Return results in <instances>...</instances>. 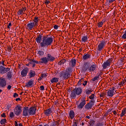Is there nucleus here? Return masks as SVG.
I'll use <instances>...</instances> for the list:
<instances>
[{"instance_id": "nucleus-1", "label": "nucleus", "mask_w": 126, "mask_h": 126, "mask_svg": "<svg viewBox=\"0 0 126 126\" xmlns=\"http://www.w3.org/2000/svg\"><path fill=\"white\" fill-rule=\"evenodd\" d=\"M53 43V37L44 36L42 38V40L40 43V47L43 48V47H48V46H51Z\"/></svg>"}, {"instance_id": "nucleus-2", "label": "nucleus", "mask_w": 126, "mask_h": 126, "mask_svg": "<svg viewBox=\"0 0 126 126\" xmlns=\"http://www.w3.org/2000/svg\"><path fill=\"white\" fill-rule=\"evenodd\" d=\"M82 93L81 88H76L71 92L70 97L73 99L76 97V95H80Z\"/></svg>"}, {"instance_id": "nucleus-3", "label": "nucleus", "mask_w": 126, "mask_h": 126, "mask_svg": "<svg viewBox=\"0 0 126 126\" xmlns=\"http://www.w3.org/2000/svg\"><path fill=\"white\" fill-rule=\"evenodd\" d=\"M60 77L62 79H67L70 77V72L67 71H61L60 73Z\"/></svg>"}, {"instance_id": "nucleus-4", "label": "nucleus", "mask_w": 126, "mask_h": 126, "mask_svg": "<svg viewBox=\"0 0 126 126\" xmlns=\"http://www.w3.org/2000/svg\"><path fill=\"white\" fill-rule=\"evenodd\" d=\"M95 103V100H91L90 101L89 103H88L86 105H85V110H88L92 109V107L94 105Z\"/></svg>"}, {"instance_id": "nucleus-5", "label": "nucleus", "mask_w": 126, "mask_h": 126, "mask_svg": "<svg viewBox=\"0 0 126 126\" xmlns=\"http://www.w3.org/2000/svg\"><path fill=\"white\" fill-rule=\"evenodd\" d=\"M116 92H117V91H116L115 88H111L107 92V96L108 97H113L116 94Z\"/></svg>"}, {"instance_id": "nucleus-6", "label": "nucleus", "mask_w": 126, "mask_h": 126, "mask_svg": "<svg viewBox=\"0 0 126 126\" xmlns=\"http://www.w3.org/2000/svg\"><path fill=\"white\" fill-rule=\"evenodd\" d=\"M105 46H106V42L105 41H101L97 46V51L101 52L104 49Z\"/></svg>"}, {"instance_id": "nucleus-7", "label": "nucleus", "mask_w": 126, "mask_h": 126, "mask_svg": "<svg viewBox=\"0 0 126 126\" xmlns=\"http://www.w3.org/2000/svg\"><path fill=\"white\" fill-rule=\"evenodd\" d=\"M22 112V109L20 105H17L14 109V113L16 116H19Z\"/></svg>"}, {"instance_id": "nucleus-8", "label": "nucleus", "mask_w": 126, "mask_h": 126, "mask_svg": "<svg viewBox=\"0 0 126 126\" xmlns=\"http://www.w3.org/2000/svg\"><path fill=\"white\" fill-rule=\"evenodd\" d=\"M10 70V68L9 67L5 68L3 66H0V74H4V73H6V72L9 71Z\"/></svg>"}, {"instance_id": "nucleus-9", "label": "nucleus", "mask_w": 126, "mask_h": 126, "mask_svg": "<svg viewBox=\"0 0 126 126\" xmlns=\"http://www.w3.org/2000/svg\"><path fill=\"white\" fill-rule=\"evenodd\" d=\"M6 86V80H5V78H0V87H2L4 88Z\"/></svg>"}, {"instance_id": "nucleus-10", "label": "nucleus", "mask_w": 126, "mask_h": 126, "mask_svg": "<svg viewBox=\"0 0 126 126\" xmlns=\"http://www.w3.org/2000/svg\"><path fill=\"white\" fill-rule=\"evenodd\" d=\"M36 107H30L29 109V114L30 115H35L36 114Z\"/></svg>"}, {"instance_id": "nucleus-11", "label": "nucleus", "mask_w": 126, "mask_h": 126, "mask_svg": "<svg viewBox=\"0 0 126 126\" xmlns=\"http://www.w3.org/2000/svg\"><path fill=\"white\" fill-rule=\"evenodd\" d=\"M28 71H29V69L28 68L26 67L24 68L21 71V74L22 77H25L26 75H27V73H28Z\"/></svg>"}, {"instance_id": "nucleus-12", "label": "nucleus", "mask_w": 126, "mask_h": 126, "mask_svg": "<svg viewBox=\"0 0 126 126\" xmlns=\"http://www.w3.org/2000/svg\"><path fill=\"white\" fill-rule=\"evenodd\" d=\"M90 66V63H86L84 64V66L82 68L83 71H87V70L89 71V67Z\"/></svg>"}, {"instance_id": "nucleus-13", "label": "nucleus", "mask_w": 126, "mask_h": 126, "mask_svg": "<svg viewBox=\"0 0 126 126\" xmlns=\"http://www.w3.org/2000/svg\"><path fill=\"white\" fill-rule=\"evenodd\" d=\"M86 104V101L85 100H82L79 105H77V108L79 110H81L84 107V105Z\"/></svg>"}, {"instance_id": "nucleus-14", "label": "nucleus", "mask_w": 126, "mask_h": 126, "mask_svg": "<svg viewBox=\"0 0 126 126\" xmlns=\"http://www.w3.org/2000/svg\"><path fill=\"white\" fill-rule=\"evenodd\" d=\"M110 65H111V61L110 60H108L103 63L102 64V67L103 69H106L107 66H110Z\"/></svg>"}, {"instance_id": "nucleus-15", "label": "nucleus", "mask_w": 126, "mask_h": 126, "mask_svg": "<svg viewBox=\"0 0 126 126\" xmlns=\"http://www.w3.org/2000/svg\"><path fill=\"white\" fill-rule=\"evenodd\" d=\"M34 26H36L34 22H31L27 24V27L29 30H32L33 29V27Z\"/></svg>"}, {"instance_id": "nucleus-16", "label": "nucleus", "mask_w": 126, "mask_h": 126, "mask_svg": "<svg viewBox=\"0 0 126 126\" xmlns=\"http://www.w3.org/2000/svg\"><path fill=\"white\" fill-rule=\"evenodd\" d=\"M48 62L49 61H48V59L47 58V57H43L41 58V59H40L39 63L47 64L48 63Z\"/></svg>"}, {"instance_id": "nucleus-17", "label": "nucleus", "mask_w": 126, "mask_h": 126, "mask_svg": "<svg viewBox=\"0 0 126 126\" xmlns=\"http://www.w3.org/2000/svg\"><path fill=\"white\" fill-rule=\"evenodd\" d=\"M28 113H29L28 107H26L24 108L23 111V116H24V117H26L28 116Z\"/></svg>"}, {"instance_id": "nucleus-18", "label": "nucleus", "mask_w": 126, "mask_h": 126, "mask_svg": "<svg viewBox=\"0 0 126 126\" xmlns=\"http://www.w3.org/2000/svg\"><path fill=\"white\" fill-rule=\"evenodd\" d=\"M46 58L48 62H54V61H55V57L52 56L50 54H47Z\"/></svg>"}, {"instance_id": "nucleus-19", "label": "nucleus", "mask_w": 126, "mask_h": 126, "mask_svg": "<svg viewBox=\"0 0 126 126\" xmlns=\"http://www.w3.org/2000/svg\"><path fill=\"white\" fill-rule=\"evenodd\" d=\"M96 69V64H93L91 66H90L89 68V71L90 72H91V71H94Z\"/></svg>"}, {"instance_id": "nucleus-20", "label": "nucleus", "mask_w": 126, "mask_h": 126, "mask_svg": "<svg viewBox=\"0 0 126 126\" xmlns=\"http://www.w3.org/2000/svg\"><path fill=\"white\" fill-rule=\"evenodd\" d=\"M35 40L37 42V43H42V34H39L36 38Z\"/></svg>"}, {"instance_id": "nucleus-21", "label": "nucleus", "mask_w": 126, "mask_h": 126, "mask_svg": "<svg viewBox=\"0 0 126 126\" xmlns=\"http://www.w3.org/2000/svg\"><path fill=\"white\" fill-rule=\"evenodd\" d=\"M44 113L46 116H49V115L53 113V111H52V110L50 108H49L47 110L44 111Z\"/></svg>"}, {"instance_id": "nucleus-22", "label": "nucleus", "mask_w": 126, "mask_h": 126, "mask_svg": "<svg viewBox=\"0 0 126 126\" xmlns=\"http://www.w3.org/2000/svg\"><path fill=\"white\" fill-rule=\"evenodd\" d=\"M29 75H30V78H32V77H34V76L36 75V72H35V71L31 70L29 73Z\"/></svg>"}, {"instance_id": "nucleus-23", "label": "nucleus", "mask_w": 126, "mask_h": 126, "mask_svg": "<svg viewBox=\"0 0 126 126\" xmlns=\"http://www.w3.org/2000/svg\"><path fill=\"white\" fill-rule=\"evenodd\" d=\"M34 81L33 80H30L28 83L26 84V87H30V86H32L33 85V83Z\"/></svg>"}, {"instance_id": "nucleus-24", "label": "nucleus", "mask_w": 126, "mask_h": 126, "mask_svg": "<svg viewBox=\"0 0 126 126\" xmlns=\"http://www.w3.org/2000/svg\"><path fill=\"white\" fill-rule=\"evenodd\" d=\"M91 55L89 54H86L83 55V59L84 60H88V59H90Z\"/></svg>"}, {"instance_id": "nucleus-25", "label": "nucleus", "mask_w": 126, "mask_h": 126, "mask_svg": "<svg viewBox=\"0 0 126 126\" xmlns=\"http://www.w3.org/2000/svg\"><path fill=\"white\" fill-rule=\"evenodd\" d=\"M7 77L9 80L12 78V72L9 71L7 73Z\"/></svg>"}, {"instance_id": "nucleus-26", "label": "nucleus", "mask_w": 126, "mask_h": 126, "mask_svg": "<svg viewBox=\"0 0 126 126\" xmlns=\"http://www.w3.org/2000/svg\"><path fill=\"white\" fill-rule=\"evenodd\" d=\"M37 55L39 57H43L44 55V51L42 50L37 51Z\"/></svg>"}, {"instance_id": "nucleus-27", "label": "nucleus", "mask_w": 126, "mask_h": 126, "mask_svg": "<svg viewBox=\"0 0 126 126\" xmlns=\"http://www.w3.org/2000/svg\"><path fill=\"white\" fill-rule=\"evenodd\" d=\"M59 82V78L54 77L51 80V83H54L55 82Z\"/></svg>"}, {"instance_id": "nucleus-28", "label": "nucleus", "mask_w": 126, "mask_h": 126, "mask_svg": "<svg viewBox=\"0 0 126 126\" xmlns=\"http://www.w3.org/2000/svg\"><path fill=\"white\" fill-rule=\"evenodd\" d=\"M126 114V108L123 109V110L122 111V113L120 114V117H124V116H125Z\"/></svg>"}, {"instance_id": "nucleus-29", "label": "nucleus", "mask_w": 126, "mask_h": 126, "mask_svg": "<svg viewBox=\"0 0 126 126\" xmlns=\"http://www.w3.org/2000/svg\"><path fill=\"white\" fill-rule=\"evenodd\" d=\"M69 117L70 119H73L74 118V112L73 111L71 110L69 112Z\"/></svg>"}, {"instance_id": "nucleus-30", "label": "nucleus", "mask_w": 126, "mask_h": 126, "mask_svg": "<svg viewBox=\"0 0 126 126\" xmlns=\"http://www.w3.org/2000/svg\"><path fill=\"white\" fill-rule=\"evenodd\" d=\"M93 92V90H92V89L91 88H89L86 90V94H88V95L91 94V93Z\"/></svg>"}, {"instance_id": "nucleus-31", "label": "nucleus", "mask_w": 126, "mask_h": 126, "mask_svg": "<svg viewBox=\"0 0 126 126\" xmlns=\"http://www.w3.org/2000/svg\"><path fill=\"white\" fill-rule=\"evenodd\" d=\"M29 63H30L31 64H33V63H36V64H38V63H39V62L34 60L31 59Z\"/></svg>"}, {"instance_id": "nucleus-32", "label": "nucleus", "mask_w": 126, "mask_h": 126, "mask_svg": "<svg viewBox=\"0 0 126 126\" xmlns=\"http://www.w3.org/2000/svg\"><path fill=\"white\" fill-rule=\"evenodd\" d=\"M83 82H84V79H83V78L81 79L79 81V82H78V83H77L78 86H80V85H81V84H83L82 83H83Z\"/></svg>"}, {"instance_id": "nucleus-33", "label": "nucleus", "mask_w": 126, "mask_h": 126, "mask_svg": "<svg viewBox=\"0 0 126 126\" xmlns=\"http://www.w3.org/2000/svg\"><path fill=\"white\" fill-rule=\"evenodd\" d=\"M59 126V122H53L50 125V126Z\"/></svg>"}, {"instance_id": "nucleus-34", "label": "nucleus", "mask_w": 126, "mask_h": 126, "mask_svg": "<svg viewBox=\"0 0 126 126\" xmlns=\"http://www.w3.org/2000/svg\"><path fill=\"white\" fill-rule=\"evenodd\" d=\"M71 63H72V66H75V64H76V60L73 59L71 61Z\"/></svg>"}, {"instance_id": "nucleus-35", "label": "nucleus", "mask_w": 126, "mask_h": 126, "mask_svg": "<svg viewBox=\"0 0 126 126\" xmlns=\"http://www.w3.org/2000/svg\"><path fill=\"white\" fill-rule=\"evenodd\" d=\"M106 95H107V93L102 92L99 94V96L101 98H104V97H105V96H106Z\"/></svg>"}, {"instance_id": "nucleus-36", "label": "nucleus", "mask_w": 126, "mask_h": 126, "mask_svg": "<svg viewBox=\"0 0 126 126\" xmlns=\"http://www.w3.org/2000/svg\"><path fill=\"white\" fill-rule=\"evenodd\" d=\"M6 123V119H2L0 121L1 125H4Z\"/></svg>"}, {"instance_id": "nucleus-37", "label": "nucleus", "mask_w": 126, "mask_h": 126, "mask_svg": "<svg viewBox=\"0 0 126 126\" xmlns=\"http://www.w3.org/2000/svg\"><path fill=\"white\" fill-rule=\"evenodd\" d=\"M35 26H37V23H38V22L39 21V19H38V17H34V19L33 20Z\"/></svg>"}, {"instance_id": "nucleus-38", "label": "nucleus", "mask_w": 126, "mask_h": 126, "mask_svg": "<svg viewBox=\"0 0 126 126\" xmlns=\"http://www.w3.org/2000/svg\"><path fill=\"white\" fill-rule=\"evenodd\" d=\"M87 41V37L86 36H83L82 37V42H84L85 43V42Z\"/></svg>"}, {"instance_id": "nucleus-39", "label": "nucleus", "mask_w": 126, "mask_h": 126, "mask_svg": "<svg viewBox=\"0 0 126 126\" xmlns=\"http://www.w3.org/2000/svg\"><path fill=\"white\" fill-rule=\"evenodd\" d=\"M65 63V60L63 59L61 60L60 62L58 63V64L61 65V64H63V63Z\"/></svg>"}, {"instance_id": "nucleus-40", "label": "nucleus", "mask_w": 126, "mask_h": 126, "mask_svg": "<svg viewBox=\"0 0 126 126\" xmlns=\"http://www.w3.org/2000/svg\"><path fill=\"white\" fill-rule=\"evenodd\" d=\"M104 22H105V21L102 20L101 22H99L98 24V27H102L103 24H104Z\"/></svg>"}, {"instance_id": "nucleus-41", "label": "nucleus", "mask_w": 126, "mask_h": 126, "mask_svg": "<svg viewBox=\"0 0 126 126\" xmlns=\"http://www.w3.org/2000/svg\"><path fill=\"white\" fill-rule=\"evenodd\" d=\"M95 98V94H92L91 95L89 96V99H91V100H93Z\"/></svg>"}, {"instance_id": "nucleus-42", "label": "nucleus", "mask_w": 126, "mask_h": 126, "mask_svg": "<svg viewBox=\"0 0 126 126\" xmlns=\"http://www.w3.org/2000/svg\"><path fill=\"white\" fill-rule=\"evenodd\" d=\"M99 79V76H95L93 79H92V81H96Z\"/></svg>"}, {"instance_id": "nucleus-43", "label": "nucleus", "mask_w": 126, "mask_h": 126, "mask_svg": "<svg viewBox=\"0 0 126 126\" xmlns=\"http://www.w3.org/2000/svg\"><path fill=\"white\" fill-rule=\"evenodd\" d=\"M23 13V10H22V9H21L19 10V11L18 12V14L19 15H20L21 14Z\"/></svg>"}, {"instance_id": "nucleus-44", "label": "nucleus", "mask_w": 126, "mask_h": 126, "mask_svg": "<svg viewBox=\"0 0 126 126\" xmlns=\"http://www.w3.org/2000/svg\"><path fill=\"white\" fill-rule=\"evenodd\" d=\"M47 75L46 74V73H43L41 74V78H45V77H47Z\"/></svg>"}, {"instance_id": "nucleus-45", "label": "nucleus", "mask_w": 126, "mask_h": 126, "mask_svg": "<svg viewBox=\"0 0 126 126\" xmlns=\"http://www.w3.org/2000/svg\"><path fill=\"white\" fill-rule=\"evenodd\" d=\"M9 116H10V118H13V117H14V113H13V112H11L9 114Z\"/></svg>"}, {"instance_id": "nucleus-46", "label": "nucleus", "mask_w": 126, "mask_h": 126, "mask_svg": "<svg viewBox=\"0 0 126 126\" xmlns=\"http://www.w3.org/2000/svg\"><path fill=\"white\" fill-rule=\"evenodd\" d=\"M88 82H87V81H84V82H83V86H86V85H87Z\"/></svg>"}, {"instance_id": "nucleus-47", "label": "nucleus", "mask_w": 126, "mask_h": 126, "mask_svg": "<svg viewBox=\"0 0 126 126\" xmlns=\"http://www.w3.org/2000/svg\"><path fill=\"white\" fill-rule=\"evenodd\" d=\"M126 83V81L125 80H123L122 82L119 83V85H124Z\"/></svg>"}, {"instance_id": "nucleus-48", "label": "nucleus", "mask_w": 126, "mask_h": 126, "mask_svg": "<svg viewBox=\"0 0 126 126\" xmlns=\"http://www.w3.org/2000/svg\"><path fill=\"white\" fill-rule=\"evenodd\" d=\"M65 71H67L68 72H70V71H71V67L68 68L67 69H66Z\"/></svg>"}, {"instance_id": "nucleus-49", "label": "nucleus", "mask_w": 126, "mask_h": 126, "mask_svg": "<svg viewBox=\"0 0 126 126\" xmlns=\"http://www.w3.org/2000/svg\"><path fill=\"white\" fill-rule=\"evenodd\" d=\"M16 97H18V94H17V93H14L13 94V97L16 98Z\"/></svg>"}, {"instance_id": "nucleus-50", "label": "nucleus", "mask_w": 126, "mask_h": 126, "mask_svg": "<svg viewBox=\"0 0 126 126\" xmlns=\"http://www.w3.org/2000/svg\"><path fill=\"white\" fill-rule=\"evenodd\" d=\"M40 90H42V91L45 90V87H44V86H40Z\"/></svg>"}, {"instance_id": "nucleus-51", "label": "nucleus", "mask_w": 126, "mask_h": 126, "mask_svg": "<svg viewBox=\"0 0 126 126\" xmlns=\"http://www.w3.org/2000/svg\"><path fill=\"white\" fill-rule=\"evenodd\" d=\"M54 29H55L56 30H58V28H59V26H58V25H56L54 26Z\"/></svg>"}, {"instance_id": "nucleus-52", "label": "nucleus", "mask_w": 126, "mask_h": 126, "mask_svg": "<svg viewBox=\"0 0 126 126\" xmlns=\"http://www.w3.org/2000/svg\"><path fill=\"white\" fill-rule=\"evenodd\" d=\"M96 126H103V124L102 123H99L96 125Z\"/></svg>"}, {"instance_id": "nucleus-53", "label": "nucleus", "mask_w": 126, "mask_h": 126, "mask_svg": "<svg viewBox=\"0 0 126 126\" xmlns=\"http://www.w3.org/2000/svg\"><path fill=\"white\" fill-rule=\"evenodd\" d=\"M49 2H50V1L48 0H46L44 2V3H45V4H49Z\"/></svg>"}, {"instance_id": "nucleus-54", "label": "nucleus", "mask_w": 126, "mask_h": 126, "mask_svg": "<svg viewBox=\"0 0 126 126\" xmlns=\"http://www.w3.org/2000/svg\"><path fill=\"white\" fill-rule=\"evenodd\" d=\"M115 0H108V2H109V3H112V2H114Z\"/></svg>"}, {"instance_id": "nucleus-55", "label": "nucleus", "mask_w": 126, "mask_h": 126, "mask_svg": "<svg viewBox=\"0 0 126 126\" xmlns=\"http://www.w3.org/2000/svg\"><path fill=\"white\" fill-rule=\"evenodd\" d=\"M1 116L2 117V118H5V113H3L1 115Z\"/></svg>"}, {"instance_id": "nucleus-56", "label": "nucleus", "mask_w": 126, "mask_h": 126, "mask_svg": "<svg viewBox=\"0 0 126 126\" xmlns=\"http://www.w3.org/2000/svg\"><path fill=\"white\" fill-rule=\"evenodd\" d=\"M7 89L8 90H10V89H11V86L8 85L7 87Z\"/></svg>"}, {"instance_id": "nucleus-57", "label": "nucleus", "mask_w": 126, "mask_h": 126, "mask_svg": "<svg viewBox=\"0 0 126 126\" xmlns=\"http://www.w3.org/2000/svg\"><path fill=\"white\" fill-rule=\"evenodd\" d=\"M15 126H18V123H17V121H15Z\"/></svg>"}, {"instance_id": "nucleus-58", "label": "nucleus", "mask_w": 126, "mask_h": 126, "mask_svg": "<svg viewBox=\"0 0 126 126\" xmlns=\"http://www.w3.org/2000/svg\"><path fill=\"white\" fill-rule=\"evenodd\" d=\"M8 52H10V51H11V47H8Z\"/></svg>"}, {"instance_id": "nucleus-59", "label": "nucleus", "mask_w": 126, "mask_h": 126, "mask_svg": "<svg viewBox=\"0 0 126 126\" xmlns=\"http://www.w3.org/2000/svg\"><path fill=\"white\" fill-rule=\"evenodd\" d=\"M22 10H23V12H24L25 11V10H26V7H24L23 8V9H22Z\"/></svg>"}, {"instance_id": "nucleus-60", "label": "nucleus", "mask_w": 126, "mask_h": 126, "mask_svg": "<svg viewBox=\"0 0 126 126\" xmlns=\"http://www.w3.org/2000/svg\"><path fill=\"white\" fill-rule=\"evenodd\" d=\"M20 98L19 97L16 99V101H20Z\"/></svg>"}, {"instance_id": "nucleus-61", "label": "nucleus", "mask_w": 126, "mask_h": 126, "mask_svg": "<svg viewBox=\"0 0 126 126\" xmlns=\"http://www.w3.org/2000/svg\"><path fill=\"white\" fill-rule=\"evenodd\" d=\"M114 115H117V112L116 111H113Z\"/></svg>"}, {"instance_id": "nucleus-62", "label": "nucleus", "mask_w": 126, "mask_h": 126, "mask_svg": "<svg viewBox=\"0 0 126 126\" xmlns=\"http://www.w3.org/2000/svg\"><path fill=\"white\" fill-rule=\"evenodd\" d=\"M36 63H34L32 64V67H34V66L36 65Z\"/></svg>"}, {"instance_id": "nucleus-63", "label": "nucleus", "mask_w": 126, "mask_h": 126, "mask_svg": "<svg viewBox=\"0 0 126 126\" xmlns=\"http://www.w3.org/2000/svg\"><path fill=\"white\" fill-rule=\"evenodd\" d=\"M18 126H23V125L22 124H21V123L19 124H18Z\"/></svg>"}, {"instance_id": "nucleus-64", "label": "nucleus", "mask_w": 126, "mask_h": 126, "mask_svg": "<svg viewBox=\"0 0 126 126\" xmlns=\"http://www.w3.org/2000/svg\"><path fill=\"white\" fill-rule=\"evenodd\" d=\"M44 126H50V125H49V124H46V125H44Z\"/></svg>"}]
</instances>
